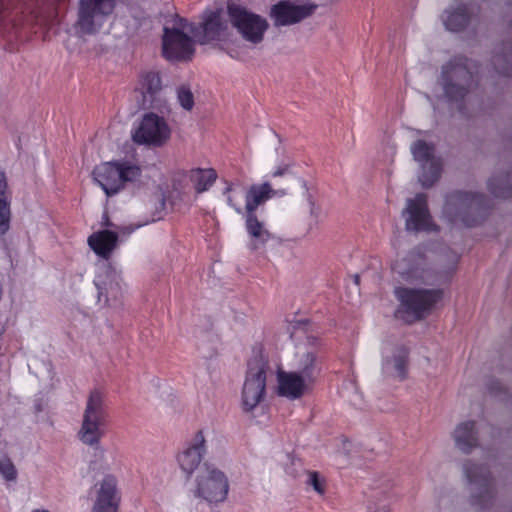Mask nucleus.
<instances>
[{
	"mask_svg": "<svg viewBox=\"0 0 512 512\" xmlns=\"http://www.w3.org/2000/svg\"><path fill=\"white\" fill-rule=\"evenodd\" d=\"M460 255L453 250L440 254L433 264L419 254L411 252L397 259L392 270L411 284L442 285L451 280L456 272Z\"/></svg>",
	"mask_w": 512,
	"mask_h": 512,
	"instance_id": "obj_1",
	"label": "nucleus"
},
{
	"mask_svg": "<svg viewBox=\"0 0 512 512\" xmlns=\"http://www.w3.org/2000/svg\"><path fill=\"white\" fill-rule=\"evenodd\" d=\"M109 409L105 394L99 389L89 392L77 431L79 441L94 450H98L107 433Z\"/></svg>",
	"mask_w": 512,
	"mask_h": 512,
	"instance_id": "obj_2",
	"label": "nucleus"
},
{
	"mask_svg": "<svg viewBox=\"0 0 512 512\" xmlns=\"http://www.w3.org/2000/svg\"><path fill=\"white\" fill-rule=\"evenodd\" d=\"M477 65L462 56L453 57L442 66L439 83L451 102H461L479 82Z\"/></svg>",
	"mask_w": 512,
	"mask_h": 512,
	"instance_id": "obj_3",
	"label": "nucleus"
},
{
	"mask_svg": "<svg viewBox=\"0 0 512 512\" xmlns=\"http://www.w3.org/2000/svg\"><path fill=\"white\" fill-rule=\"evenodd\" d=\"M488 202V199L482 194L455 191L447 195L443 215L453 224L459 222L466 227H473L486 216Z\"/></svg>",
	"mask_w": 512,
	"mask_h": 512,
	"instance_id": "obj_4",
	"label": "nucleus"
},
{
	"mask_svg": "<svg viewBox=\"0 0 512 512\" xmlns=\"http://www.w3.org/2000/svg\"><path fill=\"white\" fill-rule=\"evenodd\" d=\"M269 371L268 360L261 353H255L249 359L241 390L244 412H252L265 399Z\"/></svg>",
	"mask_w": 512,
	"mask_h": 512,
	"instance_id": "obj_5",
	"label": "nucleus"
},
{
	"mask_svg": "<svg viewBox=\"0 0 512 512\" xmlns=\"http://www.w3.org/2000/svg\"><path fill=\"white\" fill-rule=\"evenodd\" d=\"M141 170L128 161L104 162L93 170L95 182L107 196H113L124 188L126 182L139 178Z\"/></svg>",
	"mask_w": 512,
	"mask_h": 512,
	"instance_id": "obj_6",
	"label": "nucleus"
},
{
	"mask_svg": "<svg viewBox=\"0 0 512 512\" xmlns=\"http://www.w3.org/2000/svg\"><path fill=\"white\" fill-rule=\"evenodd\" d=\"M394 293L400 303V311L403 310L413 319L426 317L443 298L441 288L398 287Z\"/></svg>",
	"mask_w": 512,
	"mask_h": 512,
	"instance_id": "obj_7",
	"label": "nucleus"
},
{
	"mask_svg": "<svg viewBox=\"0 0 512 512\" xmlns=\"http://www.w3.org/2000/svg\"><path fill=\"white\" fill-rule=\"evenodd\" d=\"M229 480L219 468L205 464L194 479L193 496L209 504H218L227 499Z\"/></svg>",
	"mask_w": 512,
	"mask_h": 512,
	"instance_id": "obj_8",
	"label": "nucleus"
},
{
	"mask_svg": "<svg viewBox=\"0 0 512 512\" xmlns=\"http://www.w3.org/2000/svg\"><path fill=\"white\" fill-rule=\"evenodd\" d=\"M227 14L233 27L242 38L254 45L261 43L269 27L267 20L248 10L245 6L229 2Z\"/></svg>",
	"mask_w": 512,
	"mask_h": 512,
	"instance_id": "obj_9",
	"label": "nucleus"
},
{
	"mask_svg": "<svg viewBox=\"0 0 512 512\" xmlns=\"http://www.w3.org/2000/svg\"><path fill=\"white\" fill-rule=\"evenodd\" d=\"M410 151L420 166L418 175L420 184L425 188L432 186L439 179L442 171V161L435 156V145L424 139H417L411 144Z\"/></svg>",
	"mask_w": 512,
	"mask_h": 512,
	"instance_id": "obj_10",
	"label": "nucleus"
},
{
	"mask_svg": "<svg viewBox=\"0 0 512 512\" xmlns=\"http://www.w3.org/2000/svg\"><path fill=\"white\" fill-rule=\"evenodd\" d=\"M115 8V0H80L77 26L82 34H96Z\"/></svg>",
	"mask_w": 512,
	"mask_h": 512,
	"instance_id": "obj_11",
	"label": "nucleus"
},
{
	"mask_svg": "<svg viewBox=\"0 0 512 512\" xmlns=\"http://www.w3.org/2000/svg\"><path fill=\"white\" fill-rule=\"evenodd\" d=\"M94 284L97 289V301L101 306L116 307L123 297V283L120 272L109 265L99 268Z\"/></svg>",
	"mask_w": 512,
	"mask_h": 512,
	"instance_id": "obj_12",
	"label": "nucleus"
},
{
	"mask_svg": "<svg viewBox=\"0 0 512 512\" xmlns=\"http://www.w3.org/2000/svg\"><path fill=\"white\" fill-rule=\"evenodd\" d=\"M171 136V129L166 120L155 114L146 113L134 133L133 141L137 144H146L155 147L164 145Z\"/></svg>",
	"mask_w": 512,
	"mask_h": 512,
	"instance_id": "obj_13",
	"label": "nucleus"
},
{
	"mask_svg": "<svg viewBox=\"0 0 512 512\" xmlns=\"http://www.w3.org/2000/svg\"><path fill=\"white\" fill-rule=\"evenodd\" d=\"M92 501V512H118L121 494L115 475L105 474L95 483Z\"/></svg>",
	"mask_w": 512,
	"mask_h": 512,
	"instance_id": "obj_14",
	"label": "nucleus"
},
{
	"mask_svg": "<svg viewBox=\"0 0 512 512\" xmlns=\"http://www.w3.org/2000/svg\"><path fill=\"white\" fill-rule=\"evenodd\" d=\"M162 51L169 61L190 60L194 54V42L179 28L164 27Z\"/></svg>",
	"mask_w": 512,
	"mask_h": 512,
	"instance_id": "obj_15",
	"label": "nucleus"
},
{
	"mask_svg": "<svg viewBox=\"0 0 512 512\" xmlns=\"http://www.w3.org/2000/svg\"><path fill=\"white\" fill-rule=\"evenodd\" d=\"M407 231H432L435 229L432 217L428 210L427 196L423 193L408 199L406 208L402 212Z\"/></svg>",
	"mask_w": 512,
	"mask_h": 512,
	"instance_id": "obj_16",
	"label": "nucleus"
},
{
	"mask_svg": "<svg viewBox=\"0 0 512 512\" xmlns=\"http://www.w3.org/2000/svg\"><path fill=\"white\" fill-rule=\"evenodd\" d=\"M316 9L313 4H296L283 0L271 7L270 17L274 26H290L309 17Z\"/></svg>",
	"mask_w": 512,
	"mask_h": 512,
	"instance_id": "obj_17",
	"label": "nucleus"
},
{
	"mask_svg": "<svg viewBox=\"0 0 512 512\" xmlns=\"http://www.w3.org/2000/svg\"><path fill=\"white\" fill-rule=\"evenodd\" d=\"M408 350L403 345H386L382 350V374L403 380L407 374Z\"/></svg>",
	"mask_w": 512,
	"mask_h": 512,
	"instance_id": "obj_18",
	"label": "nucleus"
},
{
	"mask_svg": "<svg viewBox=\"0 0 512 512\" xmlns=\"http://www.w3.org/2000/svg\"><path fill=\"white\" fill-rule=\"evenodd\" d=\"M464 473L471 486L473 499L481 503V499L487 500L492 496V485L490 474L486 467L478 466L472 463L464 464Z\"/></svg>",
	"mask_w": 512,
	"mask_h": 512,
	"instance_id": "obj_19",
	"label": "nucleus"
},
{
	"mask_svg": "<svg viewBox=\"0 0 512 512\" xmlns=\"http://www.w3.org/2000/svg\"><path fill=\"white\" fill-rule=\"evenodd\" d=\"M305 379L294 371L277 372V394L289 400H296L301 398L310 388Z\"/></svg>",
	"mask_w": 512,
	"mask_h": 512,
	"instance_id": "obj_20",
	"label": "nucleus"
},
{
	"mask_svg": "<svg viewBox=\"0 0 512 512\" xmlns=\"http://www.w3.org/2000/svg\"><path fill=\"white\" fill-rule=\"evenodd\" d=\"M205 453V438L202 431H198L188 447L177 457L181 470L190 476L198 468Z\"/></svg>",
	"mask_w": 512,
	"mask_h": 512,
	"instance_id": "obj_21",
	"label": "nucleus"
},
{
	"mask_svg": "<svg viewBox=\"0 0 512 512\" xmlns=\"http://www.w3.org/2000/svg\"><path fill=\"white\" fill-rule=\"evenodd\" d=\"M285 190H274L269 182L250 185L245 193V213H255L256 209L275 196H284Z\"/></svg>",
	"mask_w": 512,
	"mask_h": 512,
	"instance_id": "obj_22",
	"label": "nucleus"
},
{
	"mask_svg": "<svg viewBox=\"0 0 512 512\" xmlns=\"http://www.w3.org/2000/svg\"><path fill=\"white\" fill-rule=\"evenodd\" d=\"M321 370V359L314 348L297 354L294 372L299 373L309 384L313 385Z\"/></svg>",
	"mask_w": 512,
	"mask_h": 512,
	"instance_id": "obj_23",
	"label": "nucleus"
},
{
	"mask_svg": "<svg viewBox=\"0 0 512 512\" xmlns=\"http://www.w3.org/2000/svg\"><path fill=\"white\" fill-rule=\"evenodd\" d=\"M201 43L210 41H223L228 36V25L221 18L220 13L212 12L204 20L202 24Z\"/></svg>",
	"mask_w": 512,
	"mask_h": 512,
	"instance_id": "obj_24",
	"label": "nucleus"
},
{
	"mask_svg": "<svg viewBox=\"0 0 512 512\" xmlns=\"http://www.w3.org/2000/svg\"><path fill=\"white\" fill-rule=\"evenodd\" d=\"M118 242V235L112 230L95 232L88 238L91 249L100 257L108 259Z\"/></svg>",
	"mask_w": 512,
	"mask_h": 512,
	"instance_id": "obj_25",
	"label": "nucleus"
},
{
	"mask_svg": "<svg viewBox=\"0 0 512 512\" xmlns=\"http://www.w3.org/2000/svg\"><path fill=\"white\" fill-rule=\"evenodd\" d=\"M473 13L474 9L466 5H459L455 8H449L445 10L442 16L443 23L446 29L450 31H461L468 25Z\"/></svg>",
	"mask_w": 512,
	"mask_h": 512,
	"instance_id": "obj_26",
	"label": "nucleus"
},
{
	"mask_svg": "<svg viewBox=\"0 0 512 512\" xmlns=\"http://www.w3.org/2000/svg\"><path fill=\"white\" fill-rule=\"evenodd\" d=\"M456 447L464 453H469L477 446L478 438L473 421L458 424L453 432Z\"/></svg>",
	"mask_w": 512,
	"mask_h": 512,
	"instance_id": "obj_27",
	"label": "nucleus"
},
{
	"mask_svg": "<svg viewBox=\"0 0 512 512\" xmlns=\"http://www.w3.org/2000/svg\"><path fill=\"white\" fill-rule=\"evenodd\" d=\"M11 210L10 194L5 173L0 172V236L5 235L10 228Z\"/></svg>",
	"mask_w": 512,
	"mask_h": 512,
	"instance_id": "obj_28",
	"label": "nucleus"
},
{
	"mask_svg": "<svg viewBox=\"0 0 512 512\" xmlns=\"http://www.w3.org/2000/svg\"><path fill=\"white\" fill-rule=\"evenodd\" d=\"M245 186L240 181L227 183L223 194L226 197V202L234 211L243 215L245 212Z\"/></svg>",
	"mask_w": 512,
	"mask_h": 512,
	"instance_id": "obj_29",
	"label": "nucleus"
},
{
	"mask_svg": "<svg viewBox=\"0 0 512 512\" xmlns=\"http://www.w3.org/2000/svg\"><path fill=\"white\" fill-rule=\"evenodd\" d=\"M488 189L495 197L508 198L512 196V170L505 173H495L488 181Z\"/></svg>",
	"mask_w": 512,
	"mask_h": 512,
	"instance_id": "obj_30",
	"label": "nucleus"
},
{
	"mask_svg": "<svg viewBox=\"0 0 512 512\" xmlns=\"http://www.w3.org/2000/svg\"><path fill=\"white\" fill-rule=\"evenodd\" d=\"M217 178V174L214 169H192L189 172V179L193 183L194 188L197 192L201 193L208 190Z\"/></svg>",
	"mask_w": 512,
	"mask_h": 512,
	"instance_id": "obj_31",
	"label": "nucleus"
},
{
	"mask_svg": "<svg viewBox=\"0 0 512 512\" xmlns=\"http://www.w3.org/2000/svg\"><path fill=\"white\" fill-rule=\"evenodd\" d=\"M493 72L499 76H512V46L497 52L492 59Z\"/></svg>",
	"mask_w": 512,
	"mask_h": 512,
	"instance_id": "obj_32",
	"label": "nucleus"
},
{
	"mask_svg": "<svg viewBox=\"0 0 512 512\" xmlns=\"http://www.w3.org/2000/svg\"><path fill=\"white\" fill-rule=\"evenodd\" d=\"M245 225L248 234L255 240L265 243L270 239L271 235L265 224L257 218L255 213H245Z\"/></svg>",
	"mask_w": 512,
	"mask_h": 512,
	"instance_id": "obj_33",
	"label": "nucleus"
},
{
	"mask_svg": "<svg viewBox=\"0 0 512 512\" xmlns=\"http://www.w3.org/2000/svg\"><path fill=\"white\" fill-rule=\"evenodd\" d=\"M161 88V79L156 72H145L141 74L138 88L146 98L147 95L153 96Z\"/></svg>",
	"mask_w": 512,
	"mask_h": 512,
	"instance_id": "obj_34",
	"label": "nucleus"
},
{
	"mask_svg": "<svg viewBox=\"0 0 512 512\" xmlns=\"http://www.w3.org/2000/svg\"><path fill=\"white\" fill-rule=\"evenodd\" d=\"M177 99L179 104L185 110H191L194 106V96L190 88L181 86L177 90Z\"/></svg>",
	"mask_w": 512,
	"mask_h": 512,
	"instance_id": "obj_35",
	"label": "nucleus"
},
{
	"mask_svg": "<svg viewBox=\"0 0 512 512\" xmlns=\"http://www.w3.org/2000/svg\"><path fill=\"white\" fill-rule=\"evenodd\" d=\"M102 225L107 227L115 228V231L118 235V238H127L129 237L137 228L141 227V225L133 226V225H121L116 226L113 223H110L108 217L106 215L103 216Z\"/></svg>",
	"mask_w": 512,
	"mask_h": 512,
	"instance_id": "obj_36",
	"label": "nucleus"
},
{
	"mask_svg": "<svg viewBox=\"0 0 512 512\" xmlns=\"http://www.w3.org/2000/svg\"><path fill=\"white\" fill-rule=\"evenodd\" d=\"M0 473L7 481H13L17 476L13 463L7 458H0Z\"/></svg>",
	"mask_w": 512,
	"mask_h": 512,
	"instance_id": "obj_37",
	"label": "nucleus"
},
{
	"mask_svg": "<svg viewBox=\"0 0 512 512\" xmlns=\"http://www.w3.org/2000/svg\"><path fill=\"white\" fill-rule=\"evenodd\" d=\"M308 484H310L317 493L321 495L324 494V482L317 472H311L309 474Z\"/></svg>",
	"mask_w": 512,
	"mask_h": 512,
	"instance_id": "obj_38",
	"label": "nucleus"
},
{
	"mask_svg": "<svg viewBox=\"0 0 512 512\" xmlns=\"http://www.w3.org/2000/svg\"><path fill=\"white\" fill-rule=\"evenodd\" d=\"M289 170L288 164H281L276 167V169L271 173L272 177H280L286 174Z\"/></svg>",
	"mask_w": 512,
	"mask_h": 512,
	"instance_id": "obj_39",
	"label": "nucleus"
},
{
	"mask_svg": "<svg viewBox=\"0 0 512 512\" xmlns=\"http://www.w3.org/2000/svg\"><path fill=\"white\" fill-rule=\"evenodd\" d=\"M227 54L230 57L234 58V59H240L241 58V53L238 50H235L233 48L227 49Z\"/></svg>",
	"mask_w": 512,
	"mask_h": 512,
	"instance_id": "obj_40",
	"label": "nucleus"
},
{
	"mask_svg": "<svg viewBox=\"0 0 512 512\" xmlns=\"http://www.w3.org/2000/svg\"><path fill=\"white\" fill-rule=\"evenodd\" d=\"M310 213L312 216H314L315 218H317L318 216V208H316L314 206V204H311V209H310Z\"/></svg>",
	"mask_w": 512,
	"mask_h": 512,
	"instance_id": "obj_41",
	"label": "nucleus"
},
{
	"mask_svg": "<svg viewBox=\"0 0 512 512\" xmlns=\"http://www.w3.org/2000/svg\"><path fill=\"white\" fill-rule=\"evenodd\" d=\"M398 313L399 314H404V315H402V318H405V316H406L407 321L414 320L412 317L408 316V314L405 313L403 310L400 311V308L398 309Z\"/></svg>",
	"mask_w": 512,
	"mask_h": 512,
	"instance_id": "obj_42",
	"label": "nucleus"
},
{
	"mask_svg": "<svg viewBox=\"0 0 512 512\" xmlns=\"http://www.w3.org/2000/svg\"><path fill=\"white\" fill-rule=\"evenodd\" d=\"M351 387H352V390H353V394L355 397H358V392H357V388L355 387V385L351 382L350 383Z\"/></svg>",
	"mask_w": 512,
	"mask_h": 512,
	"instance_id": "obj_43",
	"label": "nucleus"
},
{
	"mask_svg": "<svg viewBox=\"0 0 512 512\" xmlns=\"http://www.w3.org/2000/svg\"><path fill=\"white\" fill-rule=\"evenodd\" d=\"M317 343V339L313 338L312 340H309V344L314 346Z\"/></svg>",
	"mask_w": 512,
	"mask_h": 512,
	"instance_id": "obj_44",
	"label": "nucleus"
},
{
	"mask_svg": "<svg viewBox=\"0 0 512 512\" xmlns=\"http://www.w3.org/2000/svg\"><path fill=\"white\" fill-rule=\"evenodd\" d=\"M32 512H50L46 509H36V510H33Z\"/></svg>",
	"mask_w": 512,
	"mask_h": 512,
	"instance_id": "obj_45",
	"label": "nucleus"
},
{
	"mask_svg": "<svg viewBox=\"0 0 512 512\" xmlns=\"http://www.w3.org/2000/svg\"><path fill=\"white\" fill-rule=\"evenodd\" d=\"M509 26L512 29V20L509 22Z\"/></svg>",
	"mask_w": 512,
	"mask_h": 512,
	"instance_id": "obj_46",
	"label": "nucleus"
}]
</instances>
